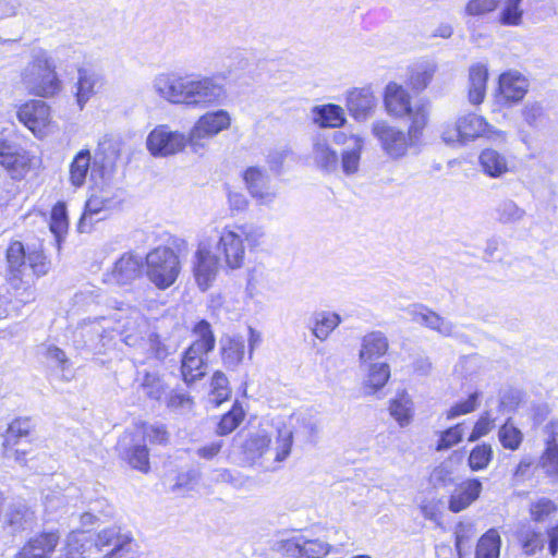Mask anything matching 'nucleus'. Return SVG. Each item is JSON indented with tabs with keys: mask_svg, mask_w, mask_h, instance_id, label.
<instances>
[{
	"mask_svg": "<svg viewBox=\"0 0 558 558\" xmlns=\"http://www.w3.org/2000/svg\"><path fill=\"white\" fill-rule=\"evenodd\" d=\"M264 226L254 222L227 225L218 231L216 251L222 260L223 268L234 271L245 264V243L254 251L265 243Z\"/></svg>",
	"mask_w": 558,
	"mask_h": 558,
	"instance_id": "obj_1",
	"label": "nucleus"
},
{
	"mask_svg": "<svg viewBox=\"0 0 558 558\" xmlns=\"http://www.w3.org/2000/svg\"><path fill=\"white\" fill-rule=\"evenodd\" d=\"M425 125L424 114L416 111L407 132L380 120L373 123L372 133L389 159L400 160L418 148Z\"/></svg>",
	"mask_w": 558,
	"mask_h": 558,
	"instance_id": "obj_2",
	"label": "nucleus"
},
{
	"mask_svg": "<svg viewBox=\"0 0 558 558\" xmlns=\"http://www.w3.org/2000/svg\"><path fill=\"white\" fill-rule=\"evenodd\" d=\"M7 263L11 286L17 289V281H21L27 284L24 288L25 291L29 288L31 275L45 276L50 268V263L40 246L25 248L20 241L10 243L7 250Z\"/></svg>",
	"mask_w": 558,
	"mask_h": 558,
	"instance_id": "obj_3",
	"label": "nucleus"
},
{
	"mask_svg": "<svg viewBox=\"0 0 558 558\" xmlns=\"http://www.w3.org/2000/svg\"><path fill=\"white\" fill-rule=\"evenodd\" d=\"M22 83L31 94L39 97H51L60 90L56 64L46 51L33 53L32 61L23 70Z\"/></svg>",
	"mask_w": 558,
	"mask_h": 558,
	"instance_id": "obj_4",
	"label": "nucleus"
},
{
	"mask_svg": "<svg viewBox=\"0 0 558 558\" xmlns=\"http://www.w3.org/2000/svg\"><path fill=\"white\" fill-rule=\"evenodd\" d=\"M232 122V114L222 108L201 114L189 131L192 153H205L215 137L231 129Z\"/></svg>",
	"mask_w": 558,
	"mask_h": 558,
	"instance_id": "obj_5",
	"label": "nucleus"
},
{
	"mask_svg": "<svg viewBox=\"0 0 558 558\" xmlns=\"http://www.w3.org/2000/svg\"><path fill=\"white\" fill-rule=\"evenodd\" d=\"M181 272L179 255L168 246H158L145 257V274L157 289L166 290L178 279Z\"/></svg>",
	"mask_w": 558,
	"mask_h": 558,
	"instance_id": "obj_6",
	"label": "nucleus"
},
{
	"mask_svg": "<svg viewBox=\"0 0 558 558\" xmlns=\"http://www.w3.org/2000/svg\"><path fill=\"white\" fill-rule=\"evenodd\" d=\"M228 90L219 75L192 74L187 107L210 108L225 105Z\"/></svg>",
	"mask_w": 558,
	"mask_h": 558,
	"instance_id": "obj_7",
	"label": "nucleus"
},
{
	"mask_svg": "<svg viewBox=\"0 0 558 558\" xmlns=\"http://www.w3.org/2000/svg\"><path fill=\"white\" fill-rule=\"evenodd\" d=\"M486 119L474 112H465L453 122L444 123L440 131L441 140L450 146H463L483 136Z\"/></svg>",
	"mask_w": 558,
	"mask_h": 558,
	"instance_id": "obj_8",
	"label": "nucleus"
},
{
	"mask_svg": "<svg viewBox=\"0 0 558 558\" xmlns=\"http://www.w3.org/2000/svg\"><path fill=\"white\" fill-rule=\"evenodd\" d=\"M190 147V135L178 130H171L168 124L155 126L146 137V148L157 158L175 156Z\"/></svg>",
	"mask_w": 558,
	"mask_h": 558,
	"instance_id": "obj_9",
	"label": "nucleus"
},
{
	"mask_svg": "<svg viewBox=\"0 0 558 558\" xmlns=\"http://www.w3.org/2000/svg\"><path fill=\"white\" fill-rule=\"evenodd\" d=\"M38 158L20 144L0 137V167L11 179L21 181L36 167Z\"/></svg>",
	"mask_w": 558,
	"mask_h": 558,
	"instance_id": "obj_10",
	"label": "nucleus"
},
{
	"mask_svg": "<svg viewBox=\"0 0 558 558\" xmlns=\"http://www.w3.org/2000/svg\"><path fill=\"white\" fill-rule=\"evenodd\" d=\"M113 330L121 335L128 345H135L148 329L146 317L134 306L121 305L110 316Z\"/></svg>",
	"mask_w": 558,
	"mask_h": 558,
	"instance_id": "obj_11",
	"label": "nucleus"
},
{
	"mask_svg": "<svg viewBox=\"0 0 558 558\" xmlns=\"http://www.w3.org/2000/svg\"><path fill=\"white\" fill-rule=\"evenodd\" d=\"M190 80L191 75L160 73L154 77L151 88L157 96L170 104L187 106Z\"/></svg>",
	"mask_w": 558,
	"mask_h": 558,
	"instance_id": "obj_12",
	"label": "nucleus"
},
{
	"mask_svg": "<svg viewBox=\"0 0 558 558\" xmlns=\"http://www.w3.org/2000/svg\"><path fill=\"white\" fill-rule=\"evenodd\" d=\"M118 204V196L111 189L93 192L85 203V209L77 226L78 231L88 232L95 222L105 219Z\"/></svg>",
	"mask_w": 558,
	"mask_h": 558,
	"instance_id": "obj_13",
	"label": "nucleus"
},
{
	"mask_svg": "<svg viewBox=\"0 0 558 558\" xmlns=\"http://www.w3.org/2000/svg\"><path fill=\"white\" fill-rule=\"evenodd\" d=\"M221 267L223 265L220 256L211 251L209 244L201 242L193 256V274L203 291L213 284Z\"/></svg>",
	"mask_w": 558,
	"mask_h": 558,
	"instance_id": "obj_14",
	"label": "nucleus"
},
{
	"mask_svg": "<svg viewBox=\"0 0 558 558\" xmlns=\"http://www.w3.org/2000/svg\"><path fill=\"white\" fill-rule=\"evenodd\" d=\"M16 117L36 137L50 132L52 123L50 107L43 100H31L19 107Z\"/></svg>",
	"mask_w": 558,
	"mask_h": 558,
	"instance_id": "obj_15",
	"label": "nucleus"
},
{
	"mask_svg": "<svg viewBox=\"0 0 558 558\" xmlns=\"http://www.w3.org/2000/svg\"><path fill=\"white\" fill-rule=\"evenodd\" d=\"M385 106L389 114L397 118L409 117L413 121L416 111L422 112L427 123L428 111L423 105H411L409 93L399 84L390 82L386 86L385 92Z\"/></svg>",
	"mask_w": 558,
	"mask_h": 558,
	"instance_id": "obj_16",
	"label": "nucleus"
},
{
	"mask_svg": "<svg viewBox=\"0 0 558 558\" xmlns=\"http://www.w3.org/2000/svg\"><path fill=\"white\" fill-rule=\"evenodd\" d=\"M143 258L126 252L114 263L112 269L104 274V282L110 286H125L140 278L143 270Z\"/></svg>",
	"mask_w": 558,
	"mask_h": 558,
	"instance_id": "obj_17",
	"label": "nucleus"
},
{
	"mask_svg": "<svg viewBox=\"0 0 558 558\" xmlns=\"http://www.w3.org/2000/svg\"><path fill=\"white\" fill-rule=\"evenodd\" d=\"M270 437L265 432L252 433L242 444L243 460L251 465H259L267 471L278 470V465H271L268 454L270 450Z\"/></svg>",
	"mask_w": 558,
	"mask_h": 558,
	"instance_id": "obj_18",
	"label": "nucleus"
},
{
	"mask_svg": "<svg viewBox=\"0 0 558 558\" xmlns=\"http://www.w3.org/2000/svg\"><path fill=\"white\" fill-rule=\"evenodd\" d=\"M529 89V81L518 71H508L499 76L497 100L504 106H512L523 99Z\"/></svg>",
	"mask_w": 558,
	"mask_h": 558,
	"instance_id": "obj_19",
	"label": "nucleus"
},
{
	"mask_svg": "<svg viewBox=\"0 0 558 558\" xmlns=\"http://www.w3.org/2000/svg\"><path fill=\"white\" fill-rule=\"evenodd\" d=\"M478 166L481 171L490 179H501L514 169L510 155L490 147L480 153Z\"/></svg>",
	"mask_w": 558,
	"mask_h": 558,
	"instance_id": "obj_20",
	"label": "nucleus"
},
{
	"mask_svg": "<svg viewBox=\"0 0 558 558\" xmlns=\"http://www.w3.org/2000/svg\"><path fill=\"white\" fill-rule=\"evenodd\" d=\"M59 541L58 530L35 534L21 547L14 558H48L57 548Z\"/></svg>",
	"mask_w": 558,
	"mask_h": 558,
	"instance_id": "obj_21",
	"label": "nucleus"
},
{
	"mask_svg": "<svg viewBox=\"0 0 558 558\" xmlns=\"http://www.w3.org/2000/svg\"><path fill=\"white\" fill-rule=\"evenodd\" d=\"M243 181L253 198L259 205H270L277 197V193L269 185L266 171L257 167H250L243 172Z\"/></svg>",
	"mask_w": 558,
	"mask_h": 558,
	"instance_id": "obj_22",
	"label": "nucleus"
},
{
	"mask_svg": "<svg viewBox=\"0 0 558 558\" xmlns=\"http://www.w3.org/2000/svg\"><path fill=\"white\" fill-rule=\"evenodd\" d=\"M483 486L480 480L469 478L456 486L449 498V510L460 512L478 499Z\"/></svg>",
	"mask_w": 558,
	"mask_h": 558,
	"instance_id": "obj_23",
	"label": "nucleus"
},
{
	"mask_svg": "<svg viewBox=\"0 0 558 558\" xmlns=\"http://www.w3.org/2000/svg\"><path fill=\"white\" fill-rule=\"evenodd\" d=\"M180 372L186 385L201 380L207 372V354L187 348L182 354Z\"/></svg>",
	"mask_w": 558,
	"mask_h": 558,
	"instance_id": "obj_24",
	"label": "nucleus"
},
{
	"mask_svg": "<svg viewBox=\"0 0 558 558\" xmlns=\"http://www.w3.org/2000/svg\"><path fill=\"white\" fill-rule=\"evenodd\" d=\"M376 97L369 88H354L348 93L347 107L359 121L366 120L376 107Z\"/></svg>",
	"mask_w": 558,
	"mask_h": 558,
	"instance_id": "obj_25",
	"label": "nucleus"
},
{
	"mask_svg": "<svg viewBox=\"0 0 558 558\" xmlns=\"http://www.w3.org/2000/svg\"><path fill=\"white\" fill-rule=\"evenodd\" d=\"M389 348L387 337L381 331H372L361 339L359 361L361 365L374 363L384 356Z\"/></svg>",
	"mask_w": 558,
	"mask_h": 558,
	"instance_id": "obj_26",
	"label": "nucleus"
},
{
	"mask_svg": "<svg viewBox=\"0 0 558 558\" xmlns=\"http://www.w3.org/2000/svg\"><path fill=\"white\" fill-rule=\"evenodd\" d=\"M488 70L485 64L476 63L469 69L468 100L473 106L481 105L486 96Z\"/></svg>",
	"mask_w": 558,
	"mask_h": 558,
	"instance_id": "obj_27",
	"label": "nucleus"
},
{
	"mask_svg": "<svg viewBox=\"0 0 558 558\" xmlns=\"http://www.w3.org/2000/svg\"><path fill=\"white\" fill-rule=\"evenodd\" d=\"M5 522L13 531H23L33 527L36 523V514L26 502L16 501L9 507Z\"/></svg>",
	"mask_w": 558,
	"mask_h": 558,
	"instance_id": "obj_28",
	"label": "nucleus"
},
{
	"mask_svg": "<svg viewBox=\"0 0 558 558\" xmlns=\"http://www.w3.org/2000/svg\"><path fill=\"white\" fill-rule=\"evenodd\" d=\"M312 119L320 128H340L345 122L344 110L333 104L315 106Z\"/></svg>",
	"mask_w": 558,
	"mask_h": 558,
	"instance_id": "obj_29",
	"label": "nucleus"
},
{
	"mask_svg": "<svg viewBox=\"0 0 558 558\" xmlns=\"http://www.w3.org/2000/svg\"><path fill=\"white\" fill-rule=\"evenodd\" d=\"M412 315L416 323L425 325L426 327L436 330L442 336H451L453 333L454 327L452 323L446 320L437 313L426 307L415 306L412 311Z\"/></svg>",
	"mask_w": 558,
	"mask_h": 558,
	"instance_id": "obj_30",
	"label": "nucleus"
},
{
	"mask_svg": "<svg viewBox=\"0 0 558 558\" xmlns=\"http://www.w3.org/2000/svg\"><path fill=\"white\" fill-rule=\"evenodd\" d=\"M284 427L293 429V437L296 436L304 441H312L319 432L316 421L312 416L301 413L292 414Z\"/></svg>",
	"mask_w": 558,
	"mask_h": 558,
	"instance_id": "obj_31",
	"label": "nucleus"
},
{
	"mask_svg": "<svg viewBox=\"0 0 558 558\" xmlns=\"http://www.w3.org/2000/svg\"><path fill=\"white\" fill-rule=\"evenodd\" d=\"M313 159L315 165L326 171L332 172L338 167V155L337 153L329 146L327 140L317 137L313 143Z\"/></svg>",
	"mask_w": 558,
	"mask_h": 558,
	"instance_id": "obj_32",
	"label": "nucleus"
},
{
	"mask_svg": "<svg viewBox=\"0 0 558 558\" xmlns=\"http://www.w3.org/2000/svg\"><path fill=\"white\" fill-rule=\"evenodd\" d=\"M193 341L190 349L208 354L215 349L216 338L210 324L203 319L199 320L192 329Z\"/></svg>",
	"mask_w": 558,
	"mask_h": 558,
	"instance_id": "obj_33",
	"label": "nucleus"
},
{
	"mask_svg": "<svg viewBox=\"0 0 558 558\" xmlns=\"http://www.w3.org/2000/svg\"><path fill=\"white\" fill-rule=\"evenodd\" d=\"M92 162V154L88 149L80 150L70 163L69 180L74 187L85 184Z\"/></svg>",
	"mask_w": 558,
	"mask_h": 558,
	"instance_id": "obj_34",
	"label": "nucleus"
},
{
	"mask_svg": "<svg viewBox=\"0 0 558 558\" xmlns=\"http://www.w3.org/2000/svg\"><path fill=\"white\" fill-rule=\"evenodd\" d=\"M312 325L313 335L320 341H325L329 335L340 325L341 317L331 312H319L314 314Z\"/></svg>",
	"mask_w": 558,
	"mask_h": 558,
	"instance_id": "obj_35",
	"label": "nucleus"
},
{
	"mask_svg": "<svg viewBox=\"0 0 558 558\" xmlns=\"http://www.w3.org/2000/svg\"><path fill=\"white\" fill-rule=\"evenodd\" d=\"M367 375L364 379V387L368 389V393H373L381 389L390 377V367L387 363L366 364Z\"/></svg>",
	"mask_w": 558,
	"mask_h": 558,
	"instance_id": "obj_36",
	"label": "nucleus"
},
{
	"mask_svg": "<svg viewBox=\"0 0 558 558\" xmlns=\"http://www.w3.org/2000/svg\"><path fill=\"white\" fill-rule=\"evenodd\" d=\"M389 412L400 426L409 425L413 416L411 398L407 393L398 395L396 399L391 400Z\"/></svg>",
	"mask_w": 558,
	"mask_h": 558,
	"instance_id": "obj_37",
	"label": "nucleus"
},
{
	"mask_svg": "<svg viewBox=\"0 0 558 558\" xmlns=\"http://www.w3.org/2000/svg\"><path fill=\"white\" fill-rule=\"evenodd\" d=\"M97 83V75L88 70L80 69L78 78L76 84V101L80 109H83L85 104L94 95V88Z\"/></svg>",
	"mask_w": 558,
	"mask_h": 558,
	"instance_id": "obj_38",
	"label": "nucleus"
},
{
	"mask_svg": "<svg viewBox=\"0 0 558 558\" xmlns=\"http://www.w3.org/2000/svg\"><path fill=\"white\" fill-rule=\"evenodd\" d=\"M244 341L241 338H228L221 348L223 364L229 368L236 367L244 357Z\"/></svg>",
	"mask_w": 558,
	"mask_h": 558,
	"instance_id": "obj_39",
	"label": "nucleus"
},
{
	"mask_svg": "<svg viewBox=\"0 0 558 558\" xmlns=\"http://www.w3.org/2000/svg\"><path fill=\"white\" fill-rule=\"evenodd\" d=\"M69 504L68 496L61 490H51L44 496V511L46 521L56 520L65 511Z\"/></svg>",
	"mask_w": 558,
	"mask_h": 558,
	"instance_id": "obj_40",
	"label": "nucleus"
},
{
	"mask_svg": "<svg viewBox=\"0 0 558 558\" xmlns=\"http://www.w3.org/2000/svg\"><path fill=\"white\" fill-rule=\"evenodd\" d=\"M500 535L495 529L487 531L478 541L475 558H498L500 553Z\"/></svg>",
	"mask_w": 558,
	"mask_h": 558,
	"instance_id": "obj_41",
	"label": "nucleus"
},
{
	"mask_svg": "<svg viewBox=\"0 0 558 558\" xmlns=\"http://www.w3.org/2000/svg\"><path fill=\"white\" fill-rule=\"evenodd\" d=\"M292 445L293 429L286 428L284 426L282 428H279L278 436L276 439V446L274 448L275 457L272 460H270V464L278 465L279 469L280 464L290 456Z\"/></svg>",
	"mask_w": 558,
	"mask_h": 558,
	"instance_id": "obj_42",
	"label": "nucleus"
},
{
	"mask_svg": "<svg viewBox=\"0 0 558 558\" xmlns=\"http://www.w3.org/2000/svg\"><path fill=\"white\" fill-rule=\"evenodd\" d=\"M496 219L505 225L517 223L525 217V210L512 199L501 201L495 208Z\"/></svg>",
	"mask_w": 558,
	"mask_h": 558,
	"instance_id": "obj_43",
	"label": "nucleus"
},
{
	"mask_svg": "<svg viewBox=\"0 0 558 558\" xmlns=\"http://www.w3.org/2000/svg\"><path fill=\"white\" fill-rule=\"evenodd\" d=\"M272 550L288 558H302V534H292L277 539Z\"/></svg>",
	"mask_w": 558,
	"mask_h": 558,
	"instance_id": "obj_44",
	"label": "nucleus"
},
{
	"mask_svg": "<svg viewBox=\"0 0 558 558\" xmlns=\"http://www.w3.org/2000/svg\"><path fill=\"white\" fill-rule=\"evenodd\" d=\"M331 550L332 546L328 542L302 534V558H325Z\"/></svg>",
	"mask_w": 558,
	"mask_h": 558,
	"instance_id": "obj_45",
	"label": "nucleus"
},
{
	"mask_svg": "<svg viewBox=\"0 0 558 558\" xmlns=\"http://www.w3.org/2000/svg\"><path fill=\"white\" fill-rule=\"evenodd\" d=\"M49 228L58 242H60L68 232L69 221L64 203L59 202L52 207Z\"/></svg>",
	"mask_w": 558,
	"mask_h": 558,
	"instance_id": "obj_46",
	"label": "nucleus"
},
{
	"mask_svg": "<svg viewBox=\"0 0 558 558\" xmlns=\"http://www.w3.org/2000/svg\"><path fill=\"white\" fill-rule=\"evenodd\" d=\"M436 65L429 62L417 64L411 70L409 83L413 89L422 90L430 83Z\"/></svg>",
	"mask_w": 558,
	"mask_h": 558,
	"instance_id": "obj_47",
	"label": "nucleus"
},
{
	"mask_svg": "<svg viewBox=\"0 0 558 558\" xmlns=\"http://www.w3.org/2000/svg\"><path fill=\"white\" fill-rule=\"evenodd\" d=\"M354 146L347 147L342 151L341 167L345 174H353L359 170L363 140L354 138Z\"/></svg>",
	"mask_w": 558,
	"mask_h": 558,
	"instance_id": "obj_48",
	"label": "nucleus"
},
{
	"mask_svg": "<svg viewBox=\"0 0 558 558\" xmlns=\"http://www.w3.org/2000/svg\"><path fill=\"white\" fill-rule=\"evenodd\" d=\"M523 0H506L505 7L499 13V23L505 26H519L522 24L523 10L521 3Z\"/></svg>",
	"mask_w": 558,
	"mask_h": 558,
	"instance_id": "obj_49",
	"label": "nucleus"
},
{
	"mask_svg": "<svg viewBox=\"0 0 558 558\" xmlns=\"http://www.w3.org/2000/svg\"><path fill=\"white\" fill-rule=\"evenodd\" d=\"M125 459L129 464L141 472H148L149 470V456L148 449L145 445L134 444L125 451Z\"/></svg>",
	"mask_w": 558,
	"mask_h": 558,
	"instance_id": "obj_50",
	"label": "nucleus"
},
{
	"mask_svg": "<svg viewBox=\"0 0 558 558\" xmlns=\"http://www.w3.org/2000/svg\"><path fill=\"white\" fill-rule=\"evenodd\" d=\"M493 459L490 445L482 444L475 446L469 456V466L472 471L485 470Z\"/></svg>",
	"mask_w": 558,
	"mask_h": 558,
	"instance_id": "obj_51",
	"label": "nucleus"
},
{
	"mask_svg": "<svg viewBox=\"0 0 558 558\" xmlns=\"http://www.w3.org/2000/svg\"><path fill=\"white\" fill-rule=\"evenodd\" d=\"M243 418L244 411L242 407L235 402L232 409L221 417L217 427V433L219 435H228L232 433L240 425Z\"/></svg>",
	"mask_w": 558,
	"mask_h": 558,
	"instance_id": "obj_52",
	"label": "nucleus"
},
{
	"mask_svg": "<svg viewBox=\"0 0 558 558\" xmlns=\"http://www.w3.org/2000/svg\"><path fill=\"white\" fill-rule=\"evenodd\" d=\"M498 437L501 445L510 450H517L523 440L521 430L509 421L499 428Z\"/></svg>",
	"mask_w": 558,
	"mask_h": 558,
	"instance_id": "obj_53",
	"label": "nucleus"
},
{
	"mask_svg": "<svg viewBox=\"0 0 558 558\" xmlns=\"http://www.w3.org/2000/svg\"><path fill=\"white\" fill-rule=\"evenodd\" d=\"M141 386L145 395L154 400H160L166 391V385L157 373H146Z\"/></svg>",
	"mask_w": 558,
	"mask_h": 558,
	"instance_id": "obj_54",
	"label": "nucleus"
},
{
	"mask_svg": "<svg viewBox=\"0 0 558 558\" xmlns=\"http://www.w3.org/2000/svg\"><path fill=\"white\" fill-rule=\"evenodd\" d=\"M32 428L29 418H16L14 420L7 430L4 446L16 445L20 438L28 436Z\"/></svg>",
	"mask_w": 558,
	"mask_h": 558,
	"instance_id": "obj_55",
	"label": "nucleus"
},
{
	"mask_svg": "<svg viewBox=\"0 0 558 558\" xmlns=\"http://www.w3.org/2000/svg\"><path fill=\"white\" fill-rule=\"evenodd\" d=\"M501 0H469L464 7V15L482 17L494 12Z\"/></svg>",
	"mask_w": 558,
	"mask_h": 558,
	"instance_id": "obj_56",
	"label": "nucleus"
},
{
	"mask_svg": "<svg viewBox=\"0 0 558 558\" xmlns=\"http://www.w3.org/2000/svg\"><path fill=\"white\" fill-rule=\"evenodd\" d=\"M539 464L547 475L558 477V445L555 440L547 442Z\"/></svg>",
	"mask_w": 558,
	"mask_h": 558,
	"instance_id": "obj_57",
	"label": "nucleus"
},
{
	"mask_svg": "<svg viewBox=\"0 0 558 558\" xmlns=\"http://www.w3.org/2000/svg\"><path fill=\"white\" fill-rule=\"evenodd\" d=\"M140 430L143 438L151 444L165 445L169 439V434L162 424L143 423Z\"/></svg>",
	"mask_w": 558,
	"mask_h": 558,
	"instance_id": "obj_58",
	"label": "nucleus"
},
{
	"mask_svg": "<svg viewBox=\"0 0 558 558\" xmlns=\"http://www.w3.org/2000/svg\"><path fill=\"white\" fill-rule=\"evenodd\" d=\"M464 428L462 424H457L456 426L446 429L440 435L436 450L444 451L450 449L462 440Z\"/></svg>",
	"mask_w": 558,
	"mask_h": 558,
	"instance_id": "obj_59",
	"label": "nucleus"
},
{
	"mask_svg": "<svg viewBox=\"0 0 558 558\" xmlns=\"http://www.w3.org/2000/svg\"><path fill=\"white\" fill-rule=\"evenodd\" d=\"M521 116L529 126L536 128L543 122L545 112L543 106L539 102L529 101L522 108Z\"/></svg>",
	"mask_w": 558,
	"mask_h": 558,
	"instance_id": "obj_60",
	"label": "nucleus"
},
{
	"mask_svg": "<svg viewBox=\"0 0 558 558\" xmlns=\"http://www.w3.org/2000/svg\"><path fill=\"white\" fill-rule=\"evenodd\" d=\"M228 385H229L228 378L222 372L217 371L214 373L213 378H211V387H213V395L215 396V401L218 404L229 398L230 389H229Z\"/></svg>",
	"mask_w": 558,
	"mask_h": 558,
	"instance_id": "obj_61",
	"label": "nucleus"
},
{
	"mask_svg": "<svg viewBox=\"0 0 558 558\" xmlns=\"http://www.w3.org/2000/svg\"><path fill=\"white\" fill-rule=\"evenodd\" d=\"M430 482L436 486H446L453 482V470L449 461L437 465L430 473Z\"/></svg>",
	"mask_w": 558,
	"mask_h": 558,
	"instance_id": "obj_62",
	"label": "nucleus"
},
{
	"mask_svg": "<svg viewBox=\"0 0 558 558\" xmlns=\"http://www.w3.org/2000/svg\"><path fill=\"white\" fill-rule=\"evenodd\" d=\"M227 202L232 214H240L248 208V199L241 191L227 187Z\"/></svg>",
	"mask_w": 558,
	"mask_h": 558,
	"instance_id": "obj_63",
	"label": "nucleus"
},
{
	"mask_svg": "<svg viewBox=\"0 0 558 558\" xmlns=\"http://www.w3.org/2000/svg\"><path fill=\"white\" fill-rule=\"evenodd\" d=\"M477 398H478V393L474 392V393L470 395V397L465 401H462V402H459V403L452 405L447 412V418L451 420V418H456L460 415H464V414H469V413L473 412L477 405Z\"/></svg>",
	"mask_w": 558,
	"mask_h": 558,
	"instance_id": "obj_64",
	"label": "nucleus"
}]
</instances>
